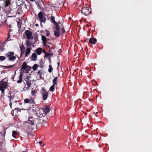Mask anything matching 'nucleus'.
Masks as SVG:
<instances>
[{
  "instance_id": "6ab92c4d",
  "label": "nucleus",
  "mask_w": 152,
  "mask_h": 152,
  "mask_svg": "<svg viewBox=\"0 0 152 152\" xmlns=\"http://www.w3.org/2000/svg\"><path fill=\"white\" fill-rule=\"evenodd\" d=\"M42 48H39L36 49V53L38 55H40L42 53Z\"/></svg>"
},
{
  "instance_id": "412c9836",
  "label": "nucleus",
  "mask_w": 152,
  "mask_h": 152,
  "mask_svg": "<svg viewBox=\"0 0 152 152\" xmlns=\"http://www.w3.org/2000/svg\"><path fill=\"white\" fill-rule=\"evenodd\" d=\"M54 24L55 26V28L56 30L59 31L60 29V26L59 25H58V23L56 22Z\"/></svg>"
},
{
  "instance_id": "7ed1b4c3",
  "label": "nucleus",
  "mask_w": 152,
  "mask_h": 152,
  "mask_svg": "<svg viewBox=\"0 0 152 152\" xmlns=\"http://www.w3.org/2000/svg\"><path fill=\"white\" fill-rule=\"evenodd\" d=\"M38 18L37 19L41 22L45 23L46 20L45 14L42 12H40L38 14Z\"/></svg>"
},
{
  "instance_id": "dca6fc26",
  "label": "nucleus",
  "mask_w": 152,
  "mask_h": 152,
  "mask_svg": "<svg viewBox=\"0 0 152 152\" xmlns=\"http://www.w3.org/2000/svg\"><path fill=\"white\" fill-rule=\"evenodd\" d=\"M26 63V62H24L23 63L21 66V69H27L28 67V66Z\"/></svg>"
},
{
  "instance_id": "4468645a",
  "label": "nucleus",
  "mask_w": 152,
  "mask_h": 152,
  "mask_svg": "<svg viewBox=\"0 0 152 152\" xmlns=\"http://www.w3.org/2000/svg\"><path fill=\"white\" fill-rule=\"evenodd\" d=\"M31 51V48H27L25 52V57L28 56V55H30Z\"/></svg>"
},
{
  "instance_id": "c756f323",
  "label": "nucleus",
  "mask_w": 152,
  "mask_h": 152,
  "mask_svg": "<svg viewBox=\"0 0 152 152\" xmlns=\"http://www.w3.org/2000/svg\"><path fill=\"white\" fill-rule=\"evenodd\" d=\"M17 134V132L16 131H13L12 132V136L13 137L15 138V135Z\"/></svg>"
},
{
  "instance_id": "a211bd4d",
  "label": "nucleus",
  "mask_w": 152,
  "mask_h": 152,
  "mask_svg": "<svg viewBox=\"0 0 152 152\" xmlns=\"http://www.w3.org/2000/svg\"><path fill=\"white\" fill-rule=\"evenodd\" d=\"M23 74L21 73L19 76V80L17 81L18 83H20L22 82Z\"/></svg>"
},
{
  "instance_id": "bb28decb",
  "label": "nucleus",
  "mask_w": 152,
  "mask_h": 152,
  "mask_svg": "<svg viewBox=\"0 0 152 152\" xmlns=\"http://www.w3.org/2000/svg\"><path fill=\"white\" fill-rule=\"evenodd\" d=\"M41 39L43 42H45L47 41V38L45 36H43L42 35Z\"/></svg>"
},
{
  "instance_id": "37998d69",
  "label": "nucleus",
  "mask_w": 152,
  "mask_h": 152,
  "mask_svg": "<svg viewBox=\"0 0 152 152\" xmlns=\"http://www.w3.org/2000/svg\"><path fill=\"white\" fill-rule=\"evenodd\" d=\"M55 49V48H54L53 47L52 48H50V49H49V53H50L51 49Z\"/></svg>"
},
{
  "instance_id": "69168bd1",
  "label": "nucleus",
  "mask_w": 152,
  "mask_h": 152,
  "mask_svg": "<svg viewBox=\"0 0 152 152\" xmlns=\"http://www.w3.org/2000/svg\"><path fill=\"white\" fill-rule=\"evenodd\" d=\"M12 112H14V110H12Z\"/></svg>"
},
{
  "instance_id": "c85d7f7f",
  "label": "nucleus",
  "mask_w": 152,
  "mask_h": 152,
  "mask_svg": "<svg viewBox=\"0 0 152 152\" xmlns=\"http://www.w3.org/2000/svg\"><path fill=\"white\" fill-rule=\"evenodd\" d=\"M0 50L1 52H2L4 50L3 44L2 43H0Z\"/></svg>"
},
{
  "instance_id": "2f4dec72",
  "label": "nucleus",
  "mask_w": 152,
  "mask_h": 152,
  "mask_svg": "<svg viewBox=\"0 0 152 152\" xmlns=\"http://www.w3.org/2000/svg\"><path fill=\"white\" fill-rule=\"evenodd\" d=\"M53 70V68L51 65H50L49 66V69H48V71L50 72L51 73Z\"/></svg>"
},
{
  "instance_id": "72a5a7b5",
  "label": "nucleus",
  "mask_w": 152,
  "mask_h": 152,
  "mask_svg": "<svg viewBox=\"0 0 152 152\" xmlns=\"http://www.w3.org/2000/svg\"><path fill=\"white\" fill-rule=\"evenodd\" d=\"M36 90L35 89L34 90L33 88H32L31 89V94L33 96L35 95V94L36 92Z\"/></svg>"
},
{
  "instance_id": "6e6d98bb",
  "label": "nucleus",
  "mask_w": 152,
  "mask_h": 152,
  "mask_svg": "<svg viewBox=\"0 0 152 152\" xmlns=\"http://www.w3.org/2000/svg\"><path fill=\"white\" fill-rule=\"evenodd\" d=\"M59 64H60V63L59 62H58V63L57 64H58V66H59Z\"/></svg>"
},
{
  "instance_id": "a18cd8bd",
  "label": "nucleus",
  "mask_w": 152,
  "mask_h": 152,
  "mask_svg": "<svg viewBox=\"0 0 152 152\" xmlns=\"http://www.w3.org/2000/svg\"><path fill=\"white\" fill-rule=\"evenodd\" d=\"M45 56L47 57H48L49 56V54L47 53H46L45 54Z\"/></svg>"
},
{
  "instance_id": "f03ea898",
  "label": "nucleus",
  "mask_w": 152,
  "mask_h": 152,
  "mask_svg": "<svg viewBox=\"0 0 152 152\" xmlns=\"http://www.w3.org/2000/svg\"><path fill=\"white\" fill-rule=\"evenodd\" d=\"M14 53L13 52H9L5 54L6 56L8 58L10 61H13L16 59V57L14 56Z\"/></svg>"
},
{
  "instance_id": "1a4fd4ad",
  "label": "nucleus",
  "mask_w": 152,
  "mask_h": 152,
  "mask_svg": "<svg viewBox=\"0 0 152 152\" xmlns=\"http://www.w3.org/2000/svg\"><path fill=\"white\" fill-rule=\"evenodd\" d=\"M97 42V39L93 37L89 39V42L91 44H95Z\"/></svg>"
},
{
  "instance_id": "f3484780",
  "label": "nucleus",
  "mask_w": 152,
  "mask_h": 152,
  "mask_svg": "<svg viewBox=\"0 0 152 152\" xmlns=\"http://www.w3.org/2000/svg\"><path fill=\"white\" fill-rule=\"evenodd\" d=\"M58 78L57 77H55L53 80V84L57 86L58 84Z\"/></svg>"
},
{
  "instance_id": "58836bf2",
  "label": "nucleus",
  "mask_w": 152,
  "mask_h": 152,
  "mask_svg": "<svg viewBox=\"0 0 152 152\" xmlns=\"http://www.w3.org/2000/svg\"><path fill=\"white\" fill-rule=\"evenodd\" d=\"M38 73L39 74L40 76H41L42 74V70H40L38 71Z\"/></svg>"
},
{
  "instance_id": "13d9d810",
  "label": "nucleus",
  "mask_w": 152,
  "mask_h": 152,
  "mask_svg": "<svg viewBox=\"0 0 152 152\" xmlns=\"http://www.w3.org/2000/svg\"><path fill=\"white\" fill-rule=\"evenodd\" d=\"M50 40L49 39L47 38V40L49 41Z\"/></svg>"
},
{
  "instance_id": "a19ab883",
  "label": "nucleus",
  "mask_w": 152,
  "mask_h": 152,
  "mask_svg": "<svg viewBox=\"0 0 152 152\" xmlns=\"http://www.w3.org/2000/svg\"><path fill=\"white\" fill-rule=\"evenodd\" d=\"M10 33H8V35H7V38L6 40L8 39L9 38H10Z\"/></svg>"
},
{
  "instance_id": "4d7b16f0",
  "label": "nucleus",
  "mask_w": 152,
  "mask_h": 152,
  "mask_svg": "<svg viewBox=\"0 0 152 152\" xmlns=\"http://www.w3.org/2000/svg\"><path fill=\"white\" fill-rule=\"evenodd\" d=\"M35 26H38V25L37 24H36L35 25Z\"/></svg>"
},
{
  "instance_id": "4be33fe9",
  "label": "nucleus",
  "mask_w": 152,
  "mask_h": 152,
  "mask_svg": "<svg viewBox=\"0 0 152 152\" xmlns=\"http://www.w3.org/2000/svg\"><path fill=\"white\" fill-rule=\"evenodd\" d=\"M11 91H10V92L9 93V94H10V96H8V97L9 98V100L10 102H11L13 100V99L15 97V96L14 95L11 96Z\"/></svg>"
},
{
  "instance_id": "5701e85b",
  "label": "nucleus",
  "mask_w": 152,
  "mask_h": 152,
  "mask_svg": "<svg viewBox=\"0 0 152 152\" xmlns=\"http://www.w3.org/2000/svg\"><path fill=\"white\" fill-rule=\"evenodd\" d=\"M24 102L25 103H28L29 102H30V103H34V101L32 100V101H30L29 99H24Z\"/></svg>"
},
{
  "instance_id": "473e14b6",
  "label": "nucleus",
  "mask_w": 152,
  "mask_h": 152,
  "mask_svg": "<svg viewBox=\"0 0 152 152\" xmlns=\"http://www.w3.org/2000/svg\"><path fill=\"white\" fill-rule=\"evenodd\" d=\"M10 4V0H6L5 4V7H7Z\"/></svg>"
},
{
  "instance_id": "f704fd0d",
  "label": "nucleus",
  "mask_w": 152,
  "mask_h": 152,
  "mask_svg": "<svg viewBox=\"0 0 152 152\" xmlns=\"http://www.w3.org/2000/svg\"><path fill=\"white\" fill-rule=\"evenodd\" d=\"M6 59L5 57L2 56H0V60L1 61H3Z\"/></svg>"
},
{
  "instance_id": "de8ad7c7",
  "label": "nucleus",
  "mask_w": 152,
  "mask_h": 152,
  "mask_svg": "<svg viewBox=\"0 0 152 152\" xmlns=\"http://www.w3.org/2000/svg\"><path fill=\"white\" fill-rule=\"evenodd\" d=\"M43 53H45V54L46 53H47L45 50H43Z\"/></svg>"
},
{
  "instance_id": "09e8293b",
  "label": "nucleus",
  "mask_w": 152,
  "mask_h": 152,
  "mask_svg": "<svg viewBox=\"0 0 152 152\" xmlns=\"http://www.w3.org/2000/svg\"><path fill=\"white\" fill-rule=\"evenodd\" d=\"M12 29H10L9 30V31L8 32L10 33V32H12Z\"/></svg>"
},
{
  "instance_id": "e2e57ef3",
  "label": "nucleus",
  "mask_w": 152,
  "mask_h": 152,
  "mask_svg": "<svg viewBox=\"0 0 152 152\" xmlns=\"http://www.w3.org/2000/svg\"><path fill=\"white\" fill-rule=\"evenodd\" d=\"M11 26H9V27L10 28H11Z\"/></svg>"
},
{
  "instance_id": "3c124183",
  "label": "nucleus",
  "mask_w": 152,
  "mask_h": 152,
  "mask_svg": "<svg viewBox=\"0 0 152 152\" xmlns=\"http://www.w3.org/2000/svg\"><path fill=\"white\" fill-rule=\"evenodd\" d=\"M21 6H23V7H26V4H25L24 5H23V4L21 5Z\"/></svg>"
},
{
  "instance_id": "aec40b11",
  "label": "nucleus",
  "mask_w": 152,
  "mask_h": 152,
  "mask_svg": "<svg viewBox=\"0 0 152 152\" xmlns=\"http://www.w3.org/2000/svg\"><path fill=\"white\" fill-rule=\"evenodd\" d=\"M54 35L56 37H58L60 36L59 31L54 30Z\"/></svg>"
},
{
  "instance_id": "f8f14e48",
  "label": "nucleus",
  "mask_w": 152,
  "mask_h": 152,
  "mask_svg": "<svg viewBox=\"0 0 152 152\" xmlns=\"http://www.w3.org/2000/svg\"><path fill=\"white\" fill-rule=\"evenodd\" d=\"M50 110V108L49 106H46L44 108L43 110L44 113H45L46 114L49 113Z\"/></svg>"
},
{
  "instance_id": "052dcab7",
  "label": "nucleus",
  "mask_w": 152,
  "mask_h": 152,
  "mask_svg": "<svg viewBox=\"0 0 152 152\" xmlns=\"http://www.w3.org/2000/svg\"><path fill=\"white\" fill-rule=\"evenodd\" d=\"M47 43H49V44H51V43L50 42H48Z\"/></svg>"
},
{
  "instance_id": "f257e3e1",
  "label": "nucleus",
  "mask_w": 152,
  "mask_h": 152,
  "mask_svg": "<svg viewBox=\"0 0 152 152\" xmlns=\"http://www.w3.org/2000/svg\"><path fill=\"white\" fill-rule=\"evenodd\" d=\"M8 79L7 77L3 79L0 81V90L3 94H4V90L8 87Z\"/></svg>"
},
{
  "instance_id": "ea45409f",
  "label": "nucleus",
  "mask_w": 152,
  "mask_h": 152,
  "mask_svg": "<svg viewBox=\"0 0 152 152\" xmlns=\"http://www.w3.org/2000/svg\"><path fill=\"white\" fill-rule=\"evenodd\" d=\"M47 41H46V42H43V46L45 47V46H47V45L46 44V43H47Z\"/></svg>"
},
{
  "instance_id": "864d4df0",
  "label": "nucleus",
  "mask_w": 152,
  "mask_h": 152,
  "mask_svg": "<svg viewBox=\"0 0 152 152\" xmlns=\"http://www.w3.org/2000/svg\"><path fill=\"white\" fill-rule=\"evenodd\" d=\"M35 114L37 115V117H38V114H37V113H36H36H35Z\"/></svg>"
},
{
  "instance_id": "c9c22d12",
  "label": "nucleus",
  "mask_w": 152,
  "mask_h": 152,
  "mask_svg": "<svg viewBox=\"0 0 152 152\" xmlns=\"http://www.w3.org/2000/svg\"><path fill=\"white\" fill-rule=\"evenodd\" d=\"M45 32H46V35L47 37H48L50 34V32L49 31H48L47 30H45Z\"/></svg>"
},
{
  "instance_id": "9d476101",
  "label": "nucleus",
  "mask_w": 152,
  "mask_h": 152,
  "mask_svg": "<svg viewBox=\"0 0 152 152\" xmlns=\"http://www.w3.org/2000/svg\"><path fill=\"white\" fill-rule=\"evenodd\" d=\"M20 57H21L24 53L25 51V47L23 45L20 47Z\"/></svg>"
},
{
  "instance_id": "20e7f679",
  "label": "nucleus",
  "mask_w": 152,
  "mask_h": 152,
  "mask_svg": "<svg viewBox=\"0 0 152 152\" xmlns=\"http://www.w3.org/2000/svg\"><path fill=\"white\" fill-rule=\"evenodd\" d=\"M81 13L85 15H88L91 13V11L89 10V8L87 5H86V7H83L81 9Z\"/></svg>"
},
{
  "instance_id": "5fc2aeb1",
  "label": "nucleus",
  "mask_w": 152,
  "mask_h": 152,
  "mask_svg": "<svg viewBox=\"0 0 152 152\" xmlns=\"http://www.w3.org/2000/svg\"><path fill=\"white\" fill-rule=\"evenodd\" d=\"M11 79L13 80L14 81V78L13 77H11Z\"/></svg>"
},
{
  "instance_id": "cd10ccee",
  "label": "nucleus",
  "mask_w": 152,
  "mask_h": 152,
  "mask_svg": "<svg viewBox=\"0 0 152 152\" xmlns=\"http://www.w3.org/2000/svg\"><path fill=\"white\" fill-rule=\"evenodd\" d=\"M55 18L53 16H51L50 18L51 21L54 24L55 23H56V21H55Z\"/></svg>"
},
{
  "instance_id": "9b49d317",
  "label": "nucleus",
  "mask_w": 152,
  "mask_h": 152,
  "mask_svg": "<svg viewBox=\"0 0 152 152\" xmlns=\"http://www.w3.org/2000/svg\"><path fill=\"white\" fill-rule=\"evenodd\" d=\"M32 45L31 42L29 40H26V45L27 47V48H31V46Z\"/></svg>"
},
{
  "instance_id": "2eb2a0df",
  "label": "nucleus",
  "mask_w": 152,
  "mask_h": 152,
  "mask_svg": "<svg viewBox=\"0 0 152 152\" xmlns=\"http://www.w3.org/2000/svg\"><path fill=\"white\" fill-rule=\"evenodd\" d=\"M37 55L35 53H33L31 56V60L33 61H35L37 60Z\"/></svg>"
},
{
  "instance_id": "bf43d9fd",
  "label": "nucleus",
  "mask_w": 152,
  "mask_h": 152,
  "mask_svg": "<svg viewBox=\"0 0 152 152\" xmlns=\"http://www.w3.org/2000/svg\"><path fill=\"white\" fill-rule=\"evenodd\" d=\"M20 8H21V7H21V5H20ZM20 10H21V11H22V10H21V8H20Z\"/></svg>"
},
{
  "instance_id": "7c9ffc66",
  "label": "nucleus",
  "mask_w": 152,
  "mask_h": 152,
  "mask_svg": "<svg viewBox=\"0 0 152 152\" xmlns=\"http://www.w3.org/2000/svg\"><path fill=\"white\" fill-rule=\"evenodd\" d=\"M55 85L53 84V85L51 86L49 89V90L50 91H54L55 89Z\"/></svg>"
},
{
  "instance_id": "a878e982",
  "label": "nucleus",
  "mask_w": 152,
  "mask_h": 152,
  "mask_svg": "<svg viewBox=\"0 0 152 152\" xmlns=\"http://www.w3.org/2000/svg\"><path fill=\"white\" fill-rule=\"evenodd\" d=\"M38 66H39L37 64H35L32 66V69L34 71H35L38 67Z\"/></svg>"
},
{
  "instance_id": "8fccbe9b",
  "label": "nucleus",
  "mask_w": 152,
  "mask_h": 152,
  "mask_svg": "<svg viewBox=\"0 0 152 152\" xmlns=\"http://www.w3.org/2000/svg\"><path fill=\"white\" fill-rule=\"evenodd\" d=\"M40 144H42V142L41 141H39V143Z\"/></svg>"
},
{
  "instance_id": "e433bc0d",
  "label": "nucleus",
  "mask_w": 152,
  "mask_h": 152,
  "mask_svg": "<svg viewBox=\"0 0 152 152\" xmlns=\"http://www.w3.org/2000/svg\"><path fill=\"white\" fill-rule=\"evenodd\" d=\"M31 66H28V67L27 68L26 71L27 72H28L31 70Z\"/></svg>"
},
{
  "instance_id": "4c0bfd02",
  "label": "nucleus",
  "mask_w": 152,
  "mask_h": 152,
  "mask_svg": "<svg viewBox=\"0 0 152 152\" xmlns=\"http://www.w3.org/2000/svg\"><path fill=\"white\" fill-rule=\"evenodd\" d=\"M10 12L11 13H14L15 15L17 13V12H16L15 11L14 12V10H11Z\"/></svg>"
},
{
  "instance_id": "338daca9",
  "label": "nucleus",
  "mask_w": 152,
  "mask_h": 152,
  "mask_svg": "<svg viewBox=\"0 0 152 152\" xmlns=\"http://www.w3.org/2000/svg\"><path fill=\"white\" fill-rule=\"evenodd\" d=\"M41 146H44V145H41Z\"/></svg>"
},
{
  "instance_id": "0e129e2a",
  "label": "nucleus",
  "mask_w": 152,
  "mask_h": 152,
  "mask_svg": "<svg viewBox=\"0 0 152 152\" xmlns=\"http://www.w3.org/2000/svg\"><path fill=\"white\" fill-rule=\"evenodd\" d=\"M18 102V101H15V102L16 103H17V102Z\"/></svg>"
},
{
  "instance_id": "680f3d73",
  "label": "nucleus",
  "mask_w": 152,
  "mask_h": 152,
  "mask_svg": "<svg viewBox=\"0 0 152 152\" xmlns=\"http://www.w3.org/2000/svg\"><path fill=\"white\" fill-rule=\"evenodd\" d=\"M58 25H59V24H61V23H60V22H58Z\"/></svg>"
},
{
  "instance_id": "6e6552de",
  "label": "nucleus",
  "mask_w": 152,
  "mask_h": 152,
  "mask_svg": "<svg viewBox=\"0 0 152 152\" xmlns=\"http://www.w3.org/2000/svg\"><path fill=\"white\" fill-rule=\"evenodd\" d=\"M35 119L32 117H29L28 120L27 121V123L30 124L31 125H34Z\"/></svg>"
},
{
  "instance_id": "ddd939ff",
  "label": "nucleus",
  "mask_w": 152,
  "mask_h": 152,
  "mask_svg": "<svg viewBox=\"0 0 152 152\" xmlns=\"http://www.w3.org/2000/svg\"><path fill=\"white\" fill-rule=\"evenodd\" d=\"M43 116V117L42 118L41 123L42 124H44L47 123L48 118H47L46 117H44Z\"/></svg>"
},
{
  "instance_id": "423d86ee",
  "label": "nucleus",
  "mask_w": 152,
  "mask_h": 152,
  "mask_svg": "<svg viewBox=\"0 0 152 152\" xmlns=\"http://www.w3.org/2000/svg\"><path fill=\"white\" fill-rule=\"evenodd\" d=\"M25 34L27 39H32L33 38L32 33L29 30H26L25 32Z\"/></svg>"
},
{
  "instance_id": "774afa93",
  "label": "nucleus",
  "mask_w": 152,
  "mask_h": 152,
  "mask_svg": "<svg viewBox=\"0 0 152 152\" xmlns=\"http://www.w3.org/2000/svg\"><path fill=\"white\" fill-rule=\"evenodd\" d=\"M40 77L41 78H42V77H41V76H40Z\"/></svg>"
},
{
  "instance_id": "603ef678",
  "label": "nucleus",
  "mask_w": 152,
  "mask_h": 152,
  "mask_svg": "<svg viewBox=\"0 0 152 152\" xmlns=\"http://www.w3.org/2000/svg\"><path fill=\"white\" fill-rule=\"evenodd\" d=\"M18 27H19V22H18Z\"/></svg>"
},
{
  "instance_id": "c03bdc74",
  "label": "nucleus",
  "mask_w": 152,
  "mask_h": 152,
  "mask_svg": "<svg viewBox=\"0 0 152 152\" xmlns=\"http://www.w3.org/2000/svg\"><path fill=\"white\" fill-rule=\"evenodd\" d=\"M15 110H17V109H18V110H17V111H20H20H21V109H19V108H15Z\"/></svg>"
},
{
  "instance_id": "39448f33",
  "label": "nucleus",
  "mask_w": 152,
  "mask_h": 152,
  "mask_svg": "<svg viewBox=\"0 0 152 152\" xmlns=\"http://www.w3.org/2000/svg\"><path fill=\"white\" fill-rule=\"evenodd\" d=\"M42 95L43 99L44 100H46L48 96V92L46 90L44 87L42 88Z\"/></svg>"
},
{
  "instance_id": "79ce46f5",
  "label": "nucleus",
  "mask_w": 152,
  "mask_h": 152,
  "mask_svg": "<svg viewBox=\"0 0 152 152\" xmlns=\"http://www.w3.org/2000/svg\"><path fill=\"white\" fill-rule=\"evenodd\" d=\"M34 40L35 42L37 41L38 40V37H35L34 38Z\"/></svg>"
},
{
  "instance_id": "393cba45",
  "label": "nucleus",
  "mask_w": 152,
  "mask_h": 152,
  "mask_svg": "<svg viewBox=\"0 0 152 152\" xmlns=\"http://www.w3.org/2000/svg\"><path fill=\"white\" fill-rule=\"evenodd\" d=\"M15 65L14 64L10 66H3V67L5 69H9L10 68H12L13 67L15 66Z\"/></svg>"
},
{
  "instance_id": "0eeeda50",
  "label": "nucleus",
  "mask_w": 152,
  "mask_h": 152,
  "mask_svg": "<svg viewBox=\"0 0 152 152\" xmlns=\"http://www.w3.org/2000/svg\"><path fill=\"white\" fill-rule=\"evenodd\" d=\"M24 80L26 82V85L27 86V88H29L31 85V80L29 79V76H27L25 78H24Z\"/></svg>"
},
{
  "instance_id": "49530a36",
  "label": "nucleus",
  "mask_w": 152,
  "mask_h": 152,
  "mask_svg": "<svg viewBox=\"0 0 152 152\" xmlns=\"http://www.w3.org/2000/svg\"><path fill=\"white\" fill-rule=\"evenodd\" d=\"M12 103H11V102H10V106L11 108H12Z\"/></svg>"
},
{
  "instance_id": "b1692460",
  "label": "nucleus",
  "mask_w": 152,
  "mask_h": 152,
  "mask_svg": "<svg viewBox=\"0 0 152 152\" xmlns=\"http://www.w3.org/2000/svg\"><path fill=\"white\" fill-rule=\"evenodd\" d=\"M61 32L62 33V34H65L66 32V31L65 30L64 26L63 25V24H61Z\"/></svg>"
}]
</instances>
